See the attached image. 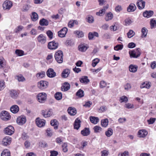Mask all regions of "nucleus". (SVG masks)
<instances>
[{"label": "nucleus", "instance_id": "nucleus-1", "mask_svg": "<svg viewBox=\"0 0 156 156\" xmlns=\"http://www.w3.org/2000/svg\"><path fill=\"white\" fill-rule=\"evenodd\" d=\"M63 53L61 50L57 51L55 53V57L57 62L59 63H62L63 61Z\"/></svg>", "mask_w": 156, "mask_h": 156}, {"label": "nucleus", "instance_id": "nucleus-2", "mask_svg": "<svg viewBox=\"0 0 156 156\" xmlns=\"http://www.w3.org/2000/svg\"><path fill=\"white\" fill-rule=\"evenodd\" d=\"M140 50V49L138 48L129 51L130 57L137 58L139 57L141 54Z\"/></svg>", "mask_w": 156, "mask_h": 156}, {"label": "nucleus", "instance_id": "nucleus-3", "mask_svg": "<svg viewBox=\"0 0 156 156\" xmlns=\"http://www.w3.org/2000/svg\"><path fill=\"white\" fill-rule=\"evenodd\" d=\"M1 119L4 121H7L11 118V116L7 112L5 111H2L0 113Z\"/></svg>", "mask_w": 156, "mask_h": 156}, {"label": "nucleus", "instance_id": "nucleus-4", "mask_svg": "<svg viewBox=\"0 0 156 156\" xmlns=\"http://www.w3.org/2000/svg\"><path fill=\"white\" fill-rule=\"evenodd\" d=\"M12 138L9 136L5 137L2 139V144L3 146H7L9 145L11 143L12 141Z\"/></svg>", "mask_w": 156, "mask_h": 156}, {"label": "nucleus", "instance_id": "nucleus-5", "mask_svg": "<svg viewBox=\"0 0 156 156\" xmlns=\"http://www.w3.org/2000/svg\"><path fill=\"white\" fill-rule=\"evenodd\" d=\"M13 5L11 1L6 0L3 4V9L5 10H8L10 9Z\"/></svg>", "mask_w": 156, "mask_h": 156}, {"label": "nucleus", "instance_id": "nucleus-6", "mask_svg": "<svg viewBox=\"0 0 156 156\" xmlns=\"http://www.w3.org/2000/svg\"><path fill=\"white\" fill-rule=\"evenodd\" d=\"M14 127L12 126H9L5 129L4 132L6 134L11 135L14 133Z\"/></svg>", "mask_w": 156, "mask_h": 156}, {"label": "nucleus", "instance_id": "nucleus-7", "mask_svg": "<svg viewBox=\"0 0 156 156\" xmlns=\"http://www.w3.org/2000/svg\"><path fill=\"white\" fill-rule=\"evenodd\" d=\"M58 46V43L57 42H56L55 41H53L48 43V47L49 49L53 50L57 49Z\"/></svg>", "mask_w": 156, "mask_h": 156}, {"label": "nucleus", "instance_id": "nucleus-8", "mask_svg": "<svg viewBox=\"0 0 156 156\" xmlns=\"http://www.w3.org/2000/svg\"><path fill=\"white\" fill-rule=\"evenodd\" d=\"M26 117L24 116L21 115L17 118L16 122L19 125H22L26 123Z\"/></svg>", "mask_w": 156, "mask_h": 156}, {"label": "nucleus", "instance_id": "nucleus-9", "mask_svg": "<svg viewBox=\"0 0 156 156\" xmlns=\"http://www.w3.org/2000/svg\"><path fill=\"white\" fill-rule=\"evenodd\" d=\"M52 110L51 109L48 110H42L41 111V114L45 118L49 117L53 114Z\"/></svg>", "mask_w": 156, "mask_h": 156}, {"label": "nucleus", "instance_id": "nucleus-10", "mask_svg": "<svg viewBox=\"0 0 156 156\" xmlns=\"http://www.w3.org/2000/svg\"><path fill=\"white\" fill-rule=\"evenodd\" d=\"M9 93L10 97L14 99L17 98L19 94L18 92L14 89L10 90Z\"/></svg>", "mask_w": 156, "mask_h": 156}, {"label": "nucleus", "instance_id": "nucleus-11", "mask_svg": "<svg viewBox=\"0 0 156 156\" xmlns=\"http://www.w3.org/2000/svg\"><path fill=\"white\" fill-rule=\"evenodd\" d=\"M68 29L66 27H64L61 30L58 32V35L59 37H65L67 33Z\"/></svg>", "mask_w": 156, "mask_h": 156}, {"label": "nucleus", "instance_id": "nucleus-12", "mask_svg": "<svg viewBox=\"0 0 156 156\" xmlns=\"http://www.w3.org/2000/svg\"><path fill=\"white\" fill-rule=\"evenodd\" d=\"M47 76L50 78H53L56 76V73L54 72L53 69L49 68L47 72Z\"/></svg>", "mask_w": 156, "mask_h": 156}, {"label": "nucleus", "instance_id": "nucleus-13", "mask_svg": "<svg viewBox=\"0 0 156 156\" xmlns=\"http://www.w3.org/2000/svg\"><path fill=\"white\" fill-rule=\"evenodd\" d=\"M81 121L78 118H76L74 122V129L78 130L80 127Z\"/></svg>", "mask_w": 156, "mask_h": 156}, {"label": "nucleus", "instance_id": "nucleus-14", "mask_svg": "<svg viewBox=\"0 0 156 156\" xmlns=\"http://www.w3.org/2000/svg\"><path fill=\"white\" fill-rule=\"evenodd\" d=\"M147 134V131L145 129L140 130L138 132V136L139 137H144Z\"/></svg>", "mask_w": 156, "mask_h": 156}, {"label": "nucleus", "instance_id": "nucleus-15", "mask_svg": "<svg viewBox=\"0 0 156 156\" xmlns=\"http://www.w3.org/2000/svg\"><path fill=\"white\" fill-rule=\"evenodd\" d=\"M94 36L98 37V34L96 32H90L88 33V38L89 40H92Z\"/></svg>", "mask_w": 156, "mask_h": 156}, {"label": "nucleus", "instance_id": "nucleus-16", "mask_svg": "<svg viewBox=\"0 0 156 156\" xmlns=\"http://www.w3.org/2000/svg\"><path fill=\"white\" fill-rule=\"evenodd\" d=\"M40 103H44L46 99L47 95L44 93H40Z\"/></svg>", "mask_w": 156, "mask_h": 156}, {"label": "nucleus", "instance_id": "nucleus-17", "mask_svg": "<svg viewBox=\"0 0 156 156\" xmlns=\"http://www.w3.org/2000/svg\"><path fill=\"white\" fill-rule=\"evenodd\" d=\"M48 82L46 81H40V89H43L46 88L48 85Z\"/></svg>", "mask_w": 156, "mask_h": 156}, {"label": "nucleus", "instance_id": "nucleus-18", "mask_svg": "<svg viewBox=\"0 0 156 156\" xmlns=\"http://www.w3.org/2000/svg\"><path fill=\"white\" fill-rule=\"evenodd\" d=\"M136 9L135 5L133 3H131L127 8V11L128 12H133Z\"/></svg>", "mask_w": 156, "mask_h": 156}, {"label": "nucleus", "instance_id": "nucleus-19", "mask_svg": "<svg viewBox=\"0 0 156 156\" xmlns=\"http://www.w3.org/2000/svg\"><path fill=\"white\" fill-rule=\"evenodd\" d=\"M68 112L70 115L73 116L76 113V110L75 108L71 107H69L67 110Z\"/></svg>", "mask_w": 156, "mask_h": 156}, {"label": "nucleus", "instance_id": "nucleus-20", "mask_svg": "<svg viewBox=\"0 0 156 156\" xmlns=\"http://www.w3.org/2000/svg\"><path fill=\"white\" fill-rule=\"evenodd\" d=\"M154 14V12L152 11H146L143 13V16L147 18L151 16Z\"/></svg>", "mask_w": 156, "mask_h": 156}, {"label": "nucleus", "instance_id": "nucleus-21", "mask_svg": "<svg viewBox=\"0 0 156 156\" xmlns=\"http://www.w3.org/2000/svg\"><path fill=\"white\" fill-rule=\"evenodd\" d=\"M136 4L139 9H142L144 8L145 7V2L142 0H139L137 2Z\"/></svg>", "mask_w": 156, "mask_h": 156}, {"label": "nucleus", "instance_id": "nucleus-22", "mask_svg": "<svg viewBox=\"0 0 156 156\" xmlns=\"http://www.w3.org/2000/svg\"><path fill=\"white\" fill-rule=\"evenodd\" d=\"M11 111L13 113H17L19 110V108L18 106L16 105H14L12 106L10 109Z\"/></svg>", "mask_w": 156, "mask_h": 156}, {"label": "nucleus", "instance_id": "nucleus-23", "mask_svg": "<svg viewBox=\"0 0 156 156\" xmlns=\"http://www.w3.org/2000/svg\"><path fill=\"white\" fill-rule=\"evenodd\" d=\"M70 73L69 69H64L62 73V76L63 78L67 77Z\"/></svg>", "mask_w": 156, "mask_h": 156}, {"label": "nucleus", "instance_id": "nucleus-24", "mask_svg": "<svg viewBox=\"0 0 156 156\" xmlns=\"http://www.w3.org/2000/svg\"><path fill=\"white\" fill-rule=\"evenodd\" d=\"M80 82L85 84L88 83L90 82V80L87 76H83L80 79Z\"/></svg>", "mask_w": 156, "mask_h": 156}, {"label": "nucleus", "instance_id": "nucleus-25", "mask_svg": "<svg viewBox=\"0 0 156 156\" xmlns=\"http://www.w3.org/2000/svg\"><path fill=\"white\" fill-rule=\"evenodd\" d=\"M81 133L83 136H87L90 134L89 129L88 128H85L81 131Z\"/></svg>", "mask_w": 156, "mask_h": 156}, {"label": "nucleus", "instance_id": "nucleus-26", "mask_svg": "<svg viewBox=\"0 0 156 156\" xmlns=\"http://www.w3.org/2000/svg\"><path fill=\"white\" fill-rule=\"evenodd\" d=\"M138 66L136 65H130L129 66V71L132 73H135L136 72L138 69Z\"/></svg>", "mask_w": 156, "mask_h": 156}, {"label": "nucleus", "instance_id": "nucleus-27", "mask_svg": "<svg viewBox=\"0 0 156 156\" xmlns=\"http://www.w3.org/2000/svg\"><path fill=\"white\" fill-rule=\"evenodd\" d=\"M58 123L56 119H53L51 121L50 124L53 126H54V128L56 129L58 128Z\"/></svg>", "mask_w": 156, "mask_h": 156}, {"label": "nucleus", "instance_id": "nucleus-28", "mask_svg": "<svg viewBox=\"0 0 156 156\" xmlns=\"http://www.w3.org/2000/svg\"><path fill=\"white\" fill-rule=\"evenodd\" d=\"M90 122L94 124H97L99 122V119L98 117L90 116Z\"/></svg>", "mask_w": 156, "mask_h": 156}, {"label": "nucleus", "instance_id": "nucleus-29", "mask_svg": "<svg viewBox=\"0 0 156 156\" xmlns=\"http://www.w3.org/2000/svg\"><path fill=\"white\" fill-rule=\"evenodd\" d=\"M113 16L112 13L109 12L106 14L105 19L106 21H108L111 20L113 18Z\"/></svg>", "mask_w": 156, "mask_h": 156}, {"label": "nucleus", "instance_id": "nucleus-30", "mask_svg": "<svg viewBox=\"0 0 156 156\" xmlns=\"http://www.w3.org/2000/svg\"><path fill=\"white\" fill-rule=\"evenodd\" d=\"M48 24V21L45 19L43 18L40 20V25L41 26H47Z\"/></svg>", "mask_w": 156, "mask_h": 156}, {"label": "nucleus", "instance_id": "nucleus-31", "mask_svg": "<svg viewBox=\"0 0 156 156\" xmlns=\"http://www.w3.org/2000/svg\"><path fill=\"white\" fill-rule=\"evenodd\" d=\"M108 120L107 119H102L101 121V125L102 126L104 127H106L108 125Z\"/></svg>", "mask_w": 156, "mask_h": 156}, {"label": "nucleus", "instance_id": "nucleus-32", "mask_svg": "<svg viewBox=\"0 0 156 156\" xmlns=\"http://www.w3.org/2000/svg\"><path fill=\"white\" fill-rule=\"evenodd\" d=\"M113 133V129L110 128H108L105 132V135L107 137H110L112 135Z\"/></svg>", "mask_w": 156, "mask_h": 156}, {"label": "nucleus", "instance_id": "nucleus-33", "mask_svg": "<svg viewBox=\"0 0 156 156\" xmlns=\"http://www.w3.org/2000/svg\"><path fill=\"white\" fill-rule=\"evenodd\" d=\"M31 18L33 21H36L38 19V15L35 12H32L31 15Z\"/></svg>", "mask_w": 156, "mask_h": 156}, {"label": "nucleus", "instance_id": "nucleus-34", "mask_svg": "<svg viewBox=\"0 0 156 156\" xmlns=\"http://www.w3.org/2000/svg\"><path fill=\"white\" fill-rule=\"evenodd\" d=\"M73 33L74 34L77 35L79 37H82L84 36L83 33L82 31L78 30L75 31Z\"/></svg>", "mask_w": 156, "mask_h": 156}, {"label": "nucleus", "instance_id": "nucleus-35", "mask_svg": "<svg viewBox=\"0 0 156 156\" xmlns=\"http://www.w3.org/2000/svg\"><path fill=\"white\" fill-rule=\"evenodd\" d=\"M24 28V27L22 25H19L14 29V31L16 33H19Z\"/></svg>", "mask_w": 156, "mask_h": 156}, {"label": "nucleus", "instance_id": "nucleus-36", "mask_svg": "<svg viewBox=\"0 0 156 156\" xmlns=\"http://www.w3.org/2000/svg\"><path fill=\"white\" fill-rule=\"evenodd\" d=\"M87 48V47L82 44L78 46V50L81 52L85 51Z\"/></svg>", "mask_w": 156, "mask_h": 156}, {"label": "nucleus", "instance_id": "nucleus-37", "mask_svg": "<svg viewBox=\"0 0 156 156\" xmlns=\"http://www.w3.org/2000/svg\"><path fill=\"white\" fill-rule=\"evenodd\" d=\"M1 156H11L10 152L9 150L5 149L2 151Z\"/></svg>", "mask_w": 156, "mask_h": 156}, {"label": "nucleus", "instance_id": "nucleus-38", "mask_svg": "<svg viewBox=\"0 0 156 156\" xmlns=\"http://www.w3.org/2000/svg\"><path fill=\"white\" fill-rule=\"evenodd\" d=\"M55 97L57 100H60L62 99V93L59 92L56 93L55 94Z\"/></svg>", "mask_w": 156, "mask_h": 156}, {"label": "nucleus", "instance_id": "nucleus-39", "mask_svg": "<svg viewBox=\"0 0 156 156\" xmlns=\"http://www.w3.org/2000/svg\"><path fill=\"white\" fill-rule=\"evenodd\" d=\"M76 95L80 98H82L84 95V91L81 89H79L76 93Z\"/></svg>", "mask_w": 156, "mask_h": 156}, {"label": "nucleus", "instance_id": "nucleus-40", "mask_svg": "<svg viewBox=\"0 0 156 156\" xmlns=\"http://www.w3.org/2000/svg\"><path fill=\"white\" fill-rule=\"evenodd\" d=\"M94 132L95 133H100L102 130V128L100 126H96L93 128Z\"/></svg>", "mask_w": 156, "mask_h": 156}, {"label": "nucleus", "instance_id": "nucleus-41", "mask_svg": "<svg viewBox=\"0 0 156 156\" xmlns=\"http://www.w3.org/2000/svg\"><path fill=\"white\" fill-rule=\"evenodd\" d=\"M46 41V37L42 34L40 35V42L42 44H44L45 43Z\"/></svg>", "mask_w": 156, "mask_h": 156}, {"label": "nucleus", "instance_id": "nucleus-42", "mask_svg": "<svg viewBox=\"0 0 156 156\" xmlns=\"http://www.w3.org/2000/svg\"><path fill=\"white\" fill-rule=\"evenodd\" d=\"M150 23L151 27V29H152L156 26V21L154 19H151V20Z\"/></svg>", "mask_w": 156, "mask_h": 156}, {"label": "nucleus", "instance_id": "nucleus-43", "mask_svg": "<svg viewBox=\"0 0 156 156\" xmlns=\"http://www.w3.org/2000/svg\"><path fill=\"white\" fill-rule=\"evenodd\" d=\"M141 33L142 34V36H143V37H146L147 33V30L145 27H143L141 30Z\"/></svg>", "mask_w": 156, "mask_h": 156}, {"label": "nucleus", "instance_id": "nucleus-44", "mask_svg": "<svg viewBox=\"0 0 156 156\" xmlns=\"http://www.w3.org/2000/svg\"><path fill=\"white\" fill-rule=\"evenodd\" d=\"M6 65L5 61L3 58H0V68L4 67Z\"/></svg>", "mask_w": 156, "mask_h": 156}, {"label": "nucleus", "instance_id": "nucleus-45", "mask_svg": "<svg viewBox=\"0 0 156 156\" xmlns=\"http://www.w3.org/2000/svg\"><path fill=\"white\" fill-rule=\"evenodd\" d=\"M120 101L121 103L123 102L126 103L128 101V98L125 96H123L120 98Z\"/></svg>", "mask_w": 156, "mask_h": 156}, {"label": "nucleus", "instance_id": "nucleus-46", "mask_svg": "<svg viewBox=\"0 0 156 156\" xmlns=\"http://www.w3.org/2000/svg\"><path fill=\"white\" fill-rule=\"evenodd\" d=\"M64 87V91H66L68 90L70 88V85L69 83L67 82H65L63 85Z\"/></svg>", "mask_w": 156, "mask_h": 156}, {"label": "nucleus", "instance_id": "nucleus-47", "mask_svg": "<svg viewBox=\"0 0 156 156\" xmlns=\"http://www.w3.org/2000/svg\"><path fill=\"white\" fill-rule=\"evenodd\" d=\"M135 35L134 32L132 30H129L127 33L128 37L130 38L133 37Z\"/></svg>", "mask_w": 156, "mask_h": 156}, {"label": "nucleus", "instance_id": "nucleus-48", "mask_svg": "<svg viewBox=\"0 0 156 156\" xmlns=\"http://www.w3.org/2000/svg\"><path fill=\"white\" fill-rule=\"evenodd\" d=\"M5 87V83L4 81H0V91L3 90Z\"/></svg>", "mask_w": 156, "mask_h": 156}, {"label": "nucleus", "instance_id": "nucleus-49", "mask_svg": "<svg viewBox=\"0 0 156 156\" xmlns=\"http://www.w3.org/2000/svg\"><path fill=\"white\" fill-rule=\"evenodd\" d=\"M123 45L122 44H118L114 47V49L116 51H119L122 49Z\"/></svg>", "mask_w": 156, "mask_h": 156}, {"label": "nucleus", "instance_id": "nucleus-50", "mask_svg": "<svg viewBox=\"0 0 156 156\" xmlns=\"http://www.w3.org/2000/svg\"><path fill=\"white\" fill-rule=\"evenodd\" d=\"M100 60L98 58H96L94 59L92 61V66L94 67L99 62Z\"/></svg>", "mask_w": 156, "mask_h": 156}, {"label": "nucleus", "instance_id": "nucleus-51", "mask_svg": "<svg viewBox=\"0 0 156 156\" xmlns=\"http://www.w3.org/2000/svg\"><path fill=\"white\" fill-rule=\"evenodd\" d=\"M47 135L51 136L52 135V130L50 128H48L46 130Z\"/></svg>", "mask_w": 156, "mask_h": 156}, {"label": "nucleus", "instance_id": "nucleus-52", "mask_svg": "<svg viewBox=\"0 0 156 156\" xmlns=\"http://www.w3.org/2000/svg\"><path fill=\"white\" fill-rule=\"evenodd\" d=\"M67 144L66 143H64L62 145V150L65 152H66L68 151V149L67 148Z\"/></svg>", "mask_w": 156, "mask_h": 156}, {"label": "nucleus", "instance_id": "nucleus-53", "mask_svg": "<svg viewBox=\"0 0 156 156\" xmlns=\"http://www.w3.org/2000/svg\"><path fill=\"white\" fill-rule=\"evenodd\" d=\"M15 53L19 56H21L23 55V51L22 50H16L15 51Z\"/></svg>", "mask_w": 156, "mask_h": 156}, {"label": "nucleus", "instance_id": "nucleus-54", "mask_svg": "<svg viewBox=\"0 0 156 156\" xmlns=\"http://www.w3.org/2000/svg\"><path fill=\"white\" fill-rule=\"evenodd\" d=\"M46 121L43 119H40V127H43L45 125Z\"/></svg>", "mask_w": 156, "mask_h": 156}, {"label": "nucleus", "instance_id": "nucleus-55", "mask_svg": "<svg viewBox=\"0 0 156 156\" xmlns=\"http://www.w3.org/2000/svg\"><path fill=\"white\" fill-rule=\"evenodd\" d=\"M150 87V84L148 83H144L142 84V85L140 86V88H143L144 87H146L147 88H149Z\"/></svg>", "mask_w": 156, "mask_h": 156}, {"label": "nucleus", "instance_id": "nucleus-56", "mask_svg": "<svg viewBox=\"0 0 156 156\" xmlns=\"http://www.w3.org/2000/svg\"><path fill=\"white\" fill-rule=\"evenodd\" d=\"M87 20L90 23H93L94 21V17L91 16H89L87 18Z\"/></svg>", "mask_w": 156, "mask_h": 156}, {"label": "nucleus", "instance_id": "nucleus-57", "mask_svg": "<svg viewBox=\"0 0 156 156\" xmlns=\"http://www.w3.org/2000/svg\"><path fill=\"white\" fill-rule=\"evenodd\" d=\"M47 34L50 39H51L53 37V33L50 30H48L47 32Z\"/></svg>", "mask_w": 156, "mask_h": 156}, {"label": "nucleus", "instance_id": "nucleus-58", "mask_svg": "<svg viewBox=\"0 0 156 156\" xmlns=\"http://www.w3.org/2000/svg\"><path fill=\"white\" fill-rule=\"evenodd\" d=\"M156 119L151 118L147 120V122L149 124H153L155 121Z\"/></svg>", "mask_w": 156, "mask_h": 156}, {"label": "nucleus", "instance_id": "nucleus-59", "mask_svg": "<svg viewBox=\"0 0 156 156\" xmlns=\"http://www.w3.org/2000/svg\"><path fill=\"white\" fill-rule=\"evenodd\" d=\"M124 87L126 90H128L131 88V86L130 83H127L124 86Z\"/></svg>", "mask_w": 156, "mask_h": 156}, {"label": "nucleus", "instance_id": "nucleus-60", "mask_svg": "<svg viewBox=\"0 0 156 156\" xmlns=\"http://www.w3.org/2000/svg\"><path fill=\"white\" fill-rule=\"evenodd\" d=\"M133 21H132L129 18L126 19L125 20V22L126 25H129Z\"/></svg>", "mask_w": 156, "mask_h": 156}, {"label": "nucleus", "instance_id": "nucleus-61", "mask_svg": "<svg viewBox=\"0 0 156 156\" xmlns=\"http://www.w3.org/2000/svg\"><path fill=\"white\" fill-rule=\"evenodd\" d=\"M51 154L50 156H57L58 154V153L57 151H50Z\"/></svg>", "mask_w": 156, "mask_h": 156}, {"label": "nucleus", "instance_id": "nucleus-62", "mask_svg": "<svg viewBox=\"0 0 156 156\" xmlns=\"http://www.w3.org/2000/svg\"><path fill=\"white\" fill-rule=\"evenodd\" d=\"M125 107L128 108H134V106L133 104L130 103H127L125 104Z\"/></svg>", "mask_w": 156, "mask_h": 156}, {"label": "nucleus", "instance_id": "nucleus-63", "mask_svg": "<svg viewBox=\"0 0 156 156\" xmlns=\"http://www.w3.org/2000/svg\"><path fill=\"white\" fill-rule=\"evenodd\" d=\"M136 46L135 44L133 42L130 43L128 45V47L129 48H133Z\"/></svg>", "mask_w": 156, "mask_h": 156}, {"label": "nucleus", "instance_id": "nucleus-64", "mask_svg": "<svg viewBox=\"0 0 156 156\" xmlns=\"http://www.w3.org/2000/svg\"><path fill=\"white\" fill-rule=\"evenodd\" d=\"M101 156H107L108 155V152L106 150H104L101 152Z\"/></svg>", "mask_w": 156, "mask_h": 156}]
</instances>
